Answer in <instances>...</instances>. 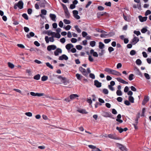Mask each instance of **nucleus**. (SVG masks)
Segmentation results:
<instances>
[{
  "label": "nucleus",
  "mask_w": 151,
  "mask_h": 151,
  "mask_svg": "<svg viewBox=\"0 0 151 151\" xmlns=\"http://www.w3.org/2000/svg\"><path fill=\"white\" fill-rule=\"evenodd\" d=\"M102 116L105 117H109L113 119H115V118L112 117V115L111 114L109 113L106 111H104L102 113Z\"/></svg>",
  "instance_id": "f257e3e1"
},
{
  "label": "nucleus",
  "mask_w": 151,
  "mask_h": 151,
  "mask_svg": "<svg viewBox=\"0 0 151 151\" xmlns=\"http://www.w3.org/2000/svg\"><path fill=\"white\" fill-rule=\"evenodd\" d=\"M57 76V78L58 79H61L62 80V81L63 82V83L65 85L67 84V83L68 82L67 81L65 77H63L61 76L56 75L55 76Z\"/></svg>",
  "instance_id": "f03ea898"
},
{
  "label": "nucleus",
  "mask_w": 151,
  "mask_h": 151,
  "mask_svg": "<svg viewBox=\"0 0 151 151\" xmlns=\"http://www.w3.org/2000/svg\"><path fill=\"white\" fill-rule=\"evenodd\" d=\"M56 46L54 45H48L47 47V50L48 51H51V50H55L56 49Z\"/></svg>",
  "instance_id": "7ed1b4c3"
},
{
  "label": "nucleus",
  "mask_w": 151,
  "mask_h": 151,
  "mask_svg": "<svg viewBox=\"0 0 151 151\" xmlns=\"http://www.w3.org/2000/svg\"><path fill=\"white\" fill-rule=\"evenodd\" d=\"M45 0H41L40 2V7L45 8V4H47Z\"/></svg>",
  "instance_id": "20e7f679"
},
{
  "label": "nucleus",
  "mask_w": 151,
  "mask_h": 151,
  "mask_svg": "<svg viewBox=\"0 0 151 151\" xmlns=\"http://www.w3.org/2000/svg\"><path fill=\"white\" fill-rule=\"evenodd\" d=\"M117 146L119 147V149L122 151L127 150V148L123 145L119 143H117Z\"/></svg>",
  "instance_id": "39448f33"
},
{
  "label": "nucleus",
  "mask_w": 151,
  "mask_h": 151,
  "mask_svg": "<svg viewBox=\"0 0 151 151\" xmlns=\"http://www.w3.org/2000/svg\"><path fill=\"white\" fill-rule=\"evenodd\" d=\"M17 6L20 9H22L23 8L24 3L22 0L19 1L18 3L16 4Z\"/></svg>",
  "instance_id": "423d86ee"
},
{
  "label": "nucleus",
  "mask_w": 151,
  "mask_h": 151,
  "mask_svg": "<svg viewBox=\"0 0 151 151\" xmlns=\"http://www.w3.org/2000/svg\"><path fill=\"white\" fill-rule=\"evenodd\" d=\"M108 136V137L114 139L119 140V139L118 137H116L115 135L112 134H109L108 135H106Z\"/></svg>",
  "instance_id": "0eeeda50"
},
{
  "label": "nucleus",
  "mask_w": 151,
  "mask_h": 151,
  "mask_svg": "<svg viewBox=\"0 0 151 151\" xmlns=\"http://www.w3.org/2000/svg\"><path fill=\"white\" fill-rule=\"evenodd\" d=\"M68 59V57L65 54H63L61 56H60L58 59L60 60H67Z\"/></svg>",
  "instance_id": "6e6552de"
},
{
  "label": "nucleus",
  "mask_w": 151,
  "mask_h": 151,
  "mask_svg": "<svg viewBox=\"0 0 151 151\" xmlns=\"http://www.w3.org/2000/svg\"><path fill=\"white\" fill-rule=\"evenodd\" d=\"M101 83L97 80L94 81V85L97 88H100L101 86Z\"/></svg>",
  "instance_id": "1a4fd4ad"
},
{
  "label": "nucleus",
  "mask_w": 151,
  "mask_h": 151,
  "mask_svg": "<svg viewBox=\"0 0 151 151\" xmlns=\"http://www.w3.org/2000/svg\"><path fill=\"white\" fill-rule=\"evenodd\" d=\"M139 19V21L141 22H143L146 21L147 18V16L142 17V16L140 15L138 17Z\"/></svg>",
  "instance_id": "9d476101"
},
{
  "label": "nucleus",
  "mask_w": 151,
  "mask_h": 151,
  "mask_svg": "<svg viewBox=\"0 0 151 151\" xmlns=\"http://www.w3.org/2000/svg\"><path fill=\"white\" fill-rule=\"evenodd\" d=\"M139 38L136 37H134L133 39L132 40L131 43H133V45H134L139 41Z\"/></svg>",
  "instance_id": "9b49d317"
},
{
  "label": "nucleus",
  "mask_w": 151,
  "mask_h": 151,
  "mask_svg": "<svg viewBox=\"0 0 151 151\" xmlns=\"http://www.w3.org/2000/svg\"><path fill=\"white\" fill-rule=\"evenodd\" d=\"M62 52V50L60 48H57L56 50L54 51V54L55 56H58L59 55V53H61Z\"/></svg>",
  "instance_id": "f8f14e48"
},
{
  "label": "nucleus",
  "mask_w": 151,
  "mask_h": 151,
  "mask_svg": "<svg viewBox=\"0 0 151 151\" xmlns=\"http://www.w3.org/2000/svg\"><path fill=\"white\" fill-rule=\"evenodd\" d=\"M74 46L73 44L71 43H69L67 44L65 46L66 48L68 50H70Z\"/></svg>",
  "instance_id": "ddd939ff"
},
{
  "label": "nucleus",
  "mask_w": 151,
  "mask_h": 151,
  "mask_svg": "<svg viewBox=\"0 0 151 151\" xmlns=\"http://www.w3.org/2000/svg\"><path fill=\"white\" fill-rule=\"evenodd\" d=\"M77 111L78 112H79L83 114H86L88 113V112L86 111V110L85 109H78L77 110Z\"/></svg>",
  "instance_id": "4468645a"
},
{
  "label": "nucleus",
  "mask_w": 151,
  "mask_h": 151,
  "mask_svg": "<svg viewBox=\"0 0 151 151\" xmlns=\"http://www.w3.org/2000/svg\"><path fill=\"white\" fill-rule=\"evenodd\" d=\"M116 79L119 82L123 84H127L128 83L127 82L125 81L120 78H117Z\"/></svg>",
  "instance_id": "2eb2a0df"
},
{
  "label": "nucleus",
  "mask_w": 151,
  "mask_h": 151,
  "mask_svg": "<svg viewBox=\"0 0 151 151\" xmlns=\"http://www.w3.org/2000/svg\"><path fill=\"white\" fill-rule=\"evenodd\" d=\"M111 74L116 76H121V74L119 72L114 70H112Z\"/></svg>",
  "instance_id": "dca6fc26"
},
{
  "label": "nucleus",
  "mask_w": 151,
  "mask_h": 151,
  "mask_svg": "<svg viewBox=\"0 0 151 151\" xmlns=\"http://www.w3.org/2000/svg\"><path fill=\"white\" fill-rule=\"evenodd\" d=\"M50 17L52 21L54 22L56 21L55 18H56V16L55 14H50Z\"/></svg>",
  "instance_id": "f3484780"
},
{
  "label": "nucleus",
  "mask_w": 151,
  "mask_h": 151,
  "mask_svg": "<svg viewBox=\"0 0 151 151\" xmlns=\"http://www.w3.org/2000/svg\"><path fill=\"white\" fill-rule=\"evenodd\" d=\"M35 36V34L32 32H31L29 33V34H27L26 35L27 37L28 38H30L31 37H33Z\"/></svg>",
  "instance_id": "a211bd4d"
},
{
  "label": "nucleus",
  "mask_w": 151,
  "mask_h": 151,
  "mask_svg": "<svg viewBox=\"0 0 151 151\" xmlns=\"http://www.w3.org/2000/svg\"><path fill=\"white\" fill-rule=\"evenodd\" d=\"M65 15L67 18H69L70 17V14L68 12V10L64 11Z\"/></svg>",
  "instance_id": "6ab92c4d"
},
{
  "label": "nucleus",
  "mask_w": 151,
  "mask_h": 151,
  "mask_svg": "<svg viewBox=\"0 0 151 151\" xmlns=\"http://www.w3.org/2000/svg\"><path fill=\"white\" fill-rule=\"evenodd\" d=\"M73 4H71L70 6V8L73 9L76 7V0H74L73 1Z\"/></svg>",
  "instance_id": "aec40b11"
},
{
  "label": "nucleus",
  "mask_w": 151,
  "mask_h": 151,
  "mask_svg": "<svg viewBox=\"0 0 151 151\" xmlns=\"http://www.w3.org/2000/svg\"><path fill=\"white\" fill-rule=\"evenodd\" d=\"M105 46L101 42H100L99 43V48L101 49H103Z\"/></svg>",
  "instance_id": "412c9836"
},
{
  "label": "nucleus",
  "mask_w": 151,
  "mask_h": 151,
  "mask_svg": "<svg viewBox=\"0 0 151 151\" xmlns=\"http://www.w3.org/2000/svg\"><path fill=\"white\" fill-rule=\"evenodd\" d=\"M76 77L78 80H81V79L84 78L83 76L81 75L80 74L78 73L76 74Z\"/></svg>",
  "instance_id": "4be33fe9"
},
{
  "label": "nucleus",
  "mask_w": 151,
  "mask_h": 151,
  "mask_svg": "<svg viewBox=\"0 0 151 151\" xmlns=\"http://www.w3.org/2000/svg\"><path fill=\"white\" fill-rule=\"evenodd\" d=\"M128 99L130 102L132 103H134V99L133 96H129Z\"/></svg>",
  "instance_id": "5701e85b"
},
{
  "label": "nucleus",
  "mask_w": 151,
  "mask_h": 151,
  "mask_svg": "<svg viewBox=\"0 0 151 151\" xmlns=\"http://www.w3.org/2000/svg\"><path fill=\"white\" fill-rule=\"evenodd\" d=\"M55 32H52L51 30L48 31L47 34L49 36L52 35V37H54Z\"/></svg>",
  "instance_id": "b1692460"
},
{
  "label": "nucleus",
  "mask_w": 151,
  "mask_h": 151,
  "mask_svg": "<svg viewBox=\"0 0 151 151\" xmlns=\"http://www.w3.org/2000/svg\"><path fill=\"white\" fill-rule=\"evenodd\" d=\"M147 27H143L141 29V32L143 33H145L148 31V30L147 29Z\"/></svg>",
  "instance_id": "393cba45"
},
{
  "label": "nucleus",
  "mask_w": 151,
  "mask_h": 151,
  "mask_svg": "<svg viewBox=\"0 0 151 151\" xmlns=\"http://www.w3.org/2000/svg\"><path fill=\"white\" fill-rule=\"evenodd\" d=\"M112 69H111L109 68H106L104 69V71L109 73L111 74V72H112Z\"/></svg>",
  "instance_id": "a878e982"
},
{
  "label": "nucleus",
  "mask_w": 151,
  "mask_h": 151,
  "mask_svg": "<svg viewBox=\"0 0 151 151\" xmlns=\"http://www.w3.org/2000/svg\"><path fill=\"white\" fill-rule=\"evenodd\" d=\"M40 75L39 74H37L34 76L33 78L34 79L38 80L40 79Z\"/></svg>",
  "instance_id": "bb28decb"
},
{
  "label": "nucleus",
  "mask_w": 151,
  "mask_h": 151,
  "mask_svg": "<svg viewBox=\"0 0 151 151\" xmlns=\"http://www.w3.org/2000/svg\"><path fill=\"white\" fill-rule=\"evenodd\" d=\"M61 35L59 33L55 32V34H54V37H55L59 39L60 38Z\"/></svg>",
  "instance_id": "cd10ccee"
},
{
  "label": "nucleus",
  "mask_w": 151,
  "mask_h": 151,
  "mask_svg": "<svg viewBox=\"0 0 151 151\" xmlns=\"http://www.w3.org/2000/svg\"><path fill=\"white\" fill-rule=\"evenodd\" d=\"M48 77L47 76H43L41 78V80L42 81H45L47 80Z\"/></svg>",
  "instance_id": "c85d7f7f"
},
{
  "label": "nucleus",
  "mask_w": 151,
  "mask_h": 151,
  "mask_svg": "<svg viewBox=\"0 0 151 151\" xmlns=\"http://www.w3.org/2000/svg\"><path fill=\"white\" fill-rule=\"evenodd\" d=\"M70 100H73L76 98V94H72L70 95Z\"/></svg>",
  "instance_id": "c756f323"
},
{
  "label": "nucleus",
  "mask_w": 151,
  "mask_h": 151,
  "mask_svg": "<svg viewBox=\"0 0 151 151\" xmlns=\"http://www.w3.org/2000/svg\"><path fill=\"white\" fill-rule=\"evenodd\" d=\"M103 12H99L97 14V17L98 18H100L101 16H104Z\"/></svg>",
  "instance_id": "7c9ffc66"
},
{
  "label": "nucleus",
  "mask_w": 151,
  "mask_h": 151,
  "mask_svg": "<svg viewBox=\"0 0 151 151\" xmlns=\"http://www.w3.org/2000/svg\"><path fill=\"white\" fill-rule=\"evenodd\" d=\"M96 43V42L95 41H92L90 42V45L92 47H93L95 46Z\"/></svg>",
  "instance_id": "2f4dec72"
},
{
  "label": "nucleus",
  "mask_w": 151,
  "mask_h": 151,
  "mask_svg": "<svg viewBox=\"0 0 151 151\" xmlns=\"http://www.w3.org/2000/svg\"><path fill=\"white\" fill-rule=\"evenodd\" d=\"M142 61L140 59H137L136 60V63L138 65H140L142 64Z\"/></svg>",
  "instance_id": "473e14b6"
},
{
  "label": "nucleus",
  "mask_w": 151,
  "mask_h": 151,
  "mask_svg": "<svg viewBox=\"0 0 151 151\" xmlns=\"http://www.w3.org/2000/svg\"><path fill=\"white\" fill-rule=\"evenodd\" d=\"M46 66L51 69H53V66L51 65L49 63H45Z\"/></svg>",
  "instance_id": "72a5a7b5"
},
{
  "label": "nucleus",
  "mask_w": 151,
  "mask_h": 151,
  "mask_svg": "<svg viewBox=\"0 0 151 151\" xmlns=\"http://www.w3.org/2000/svg\"><path fill=\"white\" fill-rule=\"evenodd\" d=\"M8 64L9 67L10 68H13L14 67V65L12 63L10 62H8Z\"/></svg>",
  "instance_id": "f704fd0d"
},
{
  "label": "nucleus",
  "mask_w": 151,
  "mask_h": 151,
  "mask_svg": "<svg viewBox=\"0 0 151 151\" xmlns=\"http://www.w3.org/2000/svg\"><path fill=\"white\" fill-rule=\"evenodd\" d=\"M134 76V75L133 74H131L129 75L128 79L130 81L132 80L133 79V77Z\"/></svg>",
  "instance_id": "c9c22d12"
},
{
  "label": "nucleus",
  "mask_w": 151,
  "mask_h": 151,
  "mask_svg": "<svg viewBox=\"0 0 151 151\" xmlns=\"http://www.w3.org/2000/svg\"><path fill=\"white\" fill-rule=\"evenodd\" d=\"M116 93L118 96H121L122 95V92L120 90H117L116 91Z\"/></svg>",
  "instance_id": "e433bc0d"
},
{
  "label": "nucleus",
  "mask_w": 151,
  "mask_h": 151,
  "mask_svg": "<svg viewBox=\"0 0 151 151\" xmlns=\"http://www.w3.org/2000/svg\"><path fill=\"white\" fill-rule=\"evenodd\" d=\"M116 129L119 131L120 133H122L123 132V129L121 128L120 127H116Z\"/></svg>",
  "instance_id": "4c0bfd02"
},
{
  "label": "nucleus",
  "mask_w": 151,
  "mask_h": 151,
  "mask_svg": "<svg viewBox=\"0 0 151 151\" xmlns=\"http://www.w3.org/2000/svg\"><path fill=\"white\" fill-rule=\"evenodd\" d=\"M22 17L26 20L28 19V17L26 14L24 13L22 15Z\"/></svg>",
  "instance_id": "58836bf2"
},
{
  "label": "nucleus",
  "mask_w": 151,
  "mask_h": 151,
  "mask_svg": "<svg viewBox=\"0 0 151 151\" xmlns=\"http://www.w3.org/2000/svg\"><path fill=\"white\" fill-rule=\"evenodd\" d=\"M47 11L45 9H42L41 10V14L45 15L47 14Z\"/></svg>",
  "instance_id": "ea45409f"
},
{
  "label": "nucleus",
  "mask_w": 151,
  "mask_h": 151,
  "mask_svg": "<svg viewBox=\"0 0 151 151\" xmlns=\"http://www.w3.org/2000/svg\"><path fill=\"white\" fill-rule=\"evenodd\" d=\"M102 92L105 94H107L108 93L109 91L107 89L104 88Z\"/></svg>",
  "instance_id": "a19ab883"
},
{
  "label": "nucleus",
  "mask_w": 151,
  "mask_h": 151,
  "mask_svg": "<svg viewBox=\"0 0 151 151\" xmlns=\"http://www.w3.org/2000/svg\"><path fill=\"white\" fill-rule=\"evenodd\" d=\"M108 51L110 53H111L112 51L114 50V49L112 47H109L108 49Z\"/></svg>",
  "instance_id": "79ce46f5"
},
{
  "label": "nucleus",
  "mask_w": 151,
  "mask_h": 151,
  "mask_svg": "<svg viewBox=\"0 0 151 151\" xmlns=\"http://www.w3.org/2000/svg\"><path fill=\"white\" fill-rule=\"evenodd\" d=\"M151 14V11L149 10H147L145 12V15L146 16H147L148 15L150 14Z\"/></svg>",
  "instance_id": "37998d69"
},
{
  "label": "nucleus",
  "mask_w": 151,
  "mask_h": 151,
  "mask_svg": "<svg viewBox=\"0 0 151 151\" xmlns=\"http://www.w3.org/2000/svg\"><path fill=\"white\" fill-rule=\"evenodd\" d=\"M64 23L66 24H69L70 23V20L66 19H64L63 20Z\"/></svg>",
  "instance_id": "c03bdc74"
},
{
  "label": "nucleus",
  "mask_w": 151,
  "mask_h": 151,
  "mask_svg": "<svg viewBox=\"0 0 151 151\" xmlns=\"http://www.w3.org/2000/svg\"><path fill=\"white\" fill-rule=\"evenodd\" d=\"M136 52L134 50H131L130 52V55H134L136 54Z\"/></svg>",
  "instance_id": "a18cd8bd"
},
{
  "label": "nucleus",
  "mask_w": 151,
  "mask_h": 151,
  "mask_svg": "<svg viewBox=\"0 0 151 151\" xmlns=\"http://www.w3.org/2000/svg\"><path fill=\"white\" fill-rule=\"evenodd\" d=\"M144 75L145 77L147 79L149 80L150 79V76L148 73H145Z\"/></svg>",
  "instance_id": "49530a36"
},
{
  "label": "nucleus",
  "mask_w": 151,
  "mask_h": 151,
  "mask_svg": "<svg viewBox=\"0 0 151 151\" xmlns=\"http://www.w3.org/2000/svg\"><path fill=\"white\" fill-rule=\"evenodd\" d=\"M79 70L81 71L82 73L84 72H85L86 70L85 69L83 68L81 66L79 68Z\"/></svg>",
  "instance_id": "de8ad7c7"
},
{
  "label": "nucleus",
  "mask_w": 151,
  "mask_h": 151,
  "mask_svg": "<svg viewBox=\"0 0 151 151\" xmlns=\"http://www.w3.org/2000/svg\"><path fill=\"white\" fill-rule=\"evenodd\" d=\"M134 33L136 34L137 36H138L141 34L140 32L139 31L135 30L134 31Z\"/></svg>",
  "instance_id": "09e8293b"
},
{
  "label": "nucleus",
  "mask_w": 151,
  "mask_h": 151,
  "mask_svg": "<svg viewBox=\"0 0 151 151\" xmlns=\"http://www.w3.org/2000/svg\"><path fill=\"white\" fill-rule=\"evenodd\" d=\"M137 69V74L138 75L140 76L141 77H142V74L141 72L140 71L139 69H138L137 68H136Z\"/></svg>",
  "instance_id": "8fccbe9b"
},
{
  "label": "nucleus",
  "mask_w": 151,
  "mask_h": 151,
  "mask_svg": "<svg viewBox=\"0 0 151 151\" xmlns=\"http://www.w3.org/2000/svg\"><path fill=\"white\" fill-rule=\"evenodd\" d=\"M143 100L147 103L149 100V97L147 96H145Z\"/></svg>",
  "instance_id": "3c124183"
},
{
  "label": "nucleus",
  "mask_w": 151,
  "mask_h": 151,
  "mask_svg": "<svg viewBox=\"0 0 151 151\" xmlns=\"http://www.w3.org/2000/svg\"><path fill=\"white\" fill-rule=\"evenodd\" d=\"M44 95L43 93H36V96H41Z\"/></svg>",
  "instance_id": "603ef678"
},
{
  "label": "nucleus",
  "mask_w": 151,
  "mask_h": 151,
  "mask_svg": "<svg viewBox=\"0 0 151 151\" xmlns=\"http://www.w3.org/2000/svg\"><path fill=\"white\" fill-rule=\"evenodd\" d=\"M71 26L70 25H67L66 27H64V28L66 30H68L70 29Z\"/></svg>",
  "instance_id": "864d4df0"
},
{
  "label": "nucleus",
  "mask_w": 151,
  "mask_h": 151,
  "mask_svg": "<svg viewBox=\"0 0 151 151\" xmlns=\"http://www.w3.org/2000/svg\"><path fill=\"white\" fill-rule=\"evenodd\" d=\"M111 41L110 39H105L104 40V42L106 44H107Z\"/></svg>",
  "instance_id": "5fc2aeb1"
},
{
  "label": "nucleus",
  "mask_w": 151,
  "mask_h": 151,
  "mask_svg": "<svg viewBox=\"0 0 151 151\" xmlns=\"http://www.w3.org/2000/svg\"><path fill=\"white\" fill-rule=\"evenodd\" d=\"M61 5L63 7V9L64 10V11L68 10V9L67 7H66V6L65 4H61Z\"/></svg>",
  "instance_id": "6e6d98bb"
},
{
  "label": "nucleus",
  "mask_w": 151,
  "mask_h": 151,
  "mask_svg": "<svg viewBox=\"0 0 151 151\" xmlns=\"http://www.w3.org/2000/svg\"><path fill=\"white\" fill-rule=\"evenodd\" d=\"M89 77L92 79H94L95 78V76L94 74L92 73H90L89 74Z\"/></svg>",
  "instance_id": "4d7b16f0"
},
{
  "label": "nucleus",
  "mask_w": 151,
  "mask_h": 151,
  "mask_svg": "<svg viewBox=\"0 0 151 151\" xmlns=\"http://www.w3.org/2000/svg\"><path fill=\"white\" fill-rule=\"evenodd\" d=\"M105 5L108 6H111V2H106L104 4Z\"/></svg>",
  "instance_id": "13d9d810"
},
{
  "label": "nucleus",
  "mask_w": 151,
  "mask_h": 151,
  "mask_svg": "<svg viewBox=\"0 0 151 151\" xmlns=\"http://www.w3.org/2000/svg\"><path fill=\"white\" fill-rule=\"evenodd\" d=\"M124 104L127 106H129L130 105V103L129 101L127 100H126L124 101Z\"/></svg>",
  "instance_id": "bf43d9fd"
},
{
  "label": "nucleus",
  "mask_w": 151,
  "mask_h": 151,
  "mask_svg": "<svg viewBox=\"0 0 151 151\" xmlns=\"http://www.w3.org/2000/svg\"><path fill=\"white\" fill-rule=\"evenodd\" d=\"M45 40L46 41V42L47 43H48L50 41L49 38L48 36H46L45 37Z\"/></svg>",
  "instance_id": "052dcab7"
},
{
  "label": "nucleus",
  "mask_w": 151,
  "mask_h": 151,
  "mask_svg": "<svg viewBox=\"0 0 151 151\" xmlns=\"http://www.w3.org/2000/svg\"><path fill=\"white\" fill-rule=\"evenodd\" d=\"M104 9V8L101 6H99L98 7V9L99 11H102Z\"/></svg>",
  "instance_id": "680f3d73"
},
{
  "label": "nucleus",
  "mask_w": 151,
  "mask_h": 151,
  "mask_svg": "<svg viewBox=\"0 0 151 151\" xmlns=\"http://www.w3.org/2000/svg\"><path fill=\"white\" fill-rule=\"evenodd\" d=\"M25 114L27 116L29 117H31L32 116V114L30 112H26L25 113Z\"/></svg>",
  "instance_id": "e2e57ef3"
},
{
  "label": "nucleus",
  "mask_w": 151,
  "mask_h": 151,
  "mask_svg": "<svg viewBox=\"0 0 151 151\" xmlns=\"http://www.w3.org/2000/svg\"><path fill=\"white\" fill-rule=\"evenodd\" d=\"M82 48V46L81 45H76V49L78 50H81Z\"/></svg>",
  "instance_id": "0e129e2a"
},
{
  "label": "nucleus",
  "mask_w": 151,
  "mask_h": 151,
  "mask_svg": "<svg viewBox=\"0 0 151 151\" xmlns=\"http://www.w3.org/2000/svg\"><path fill=\"white\" fill-rule=\"evenodd\" d=\"M129 87L127 86H126L124 88V91L125 93H127L129 91Z\"/></svg>",
  "instance_id": "69168bd1"
},
{
  "label": "nucleus",
  "mask_w": 151,
  "mask_h": 151,
  "mask_svg": "<svg viewBox=\"0 0 151 151\" xmlns=\"http://www.w3.org/2000/svg\"><path fill=\"white\" fill-rule=\"evenodd\" d=\"M88 59L91 62H92L93 61V58L90 55H89Z\"/></svg>",
  "instance_id": "338daca9"
},
{
  "label": "nucleus",
  "mask_w": 151,
  "mask_h": 151,
  "mask_svg": "<svg viewBox=\"0 0 151 151\" xmlns=\"http://www.w3.org/2000/svg\"><path fill=\"white\" fill-rule=\"evenodd\" d=\"M87 35V33L86 32L83 31L82 32V35L83 37H85Z\"/></svg>",
  "instance_id": "774afa93"
}]
</instances>
